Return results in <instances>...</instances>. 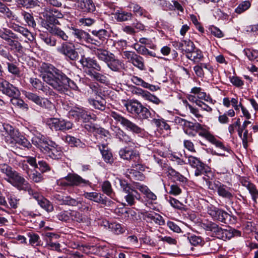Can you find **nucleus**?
Returning a JSON list of instances; mask_svg holds the SVG:
<instances>
[{
	"label": "nucleus",
	"instance_id": "f257e3e1",
	"mask_svg": "<svg viewBox=\"0 0 258 258\" xmlns=\"http://www.w3.org/2000/svg\"><path fill=\"white\" fill-rule=\"evenodd\" d=\"M39 70L43 80L61 93H65L69 88H77L74 81L51 64L43 62Z\"/></svg>",
	"mask_w": 258,
	"mask_h": 258
},
{
	"label": "nucleus",
	"instance_id": "f03ea898",
	"mask_svg": "<svg viewBox=\"0 0 258 258\" xmlns=\"http://www.w3.org/2000/svg\"><path fill=\"white\" fill-rule=\"evenodd\" d=\"M32 142L42 152L52 159H58L62 156L63 152L61 148L53 141L45 139L42 136L34 137Z\"/></svg>",
	"mask_w": 258,
	"mask_h": 258
},
{
	"label": "nucleus",
	"instance_id": "7ed1b4c3",
	"mask_svg": "<svg viewBox=\"0 0 258 258\" xmlns=\"http://www.w3.org/2000/svg\"><path fill=\"white\" fill-rule=\"evenodd\" d=\"M201 227L206 231L210 232L213 236L225 241L241 235V232L238 230L232 228L223 229L211 221L202 223Z\"/></svg>",
	"mask_w": 258,
	"mask_h": 258
},
{
	"label": "nucleus",
	"instance_id": "20e7f679",
	"mask_svg": "<svg viewBox=\"0 0 258 258\" xmlns=\"http://www.w3.org/2000/svg\"><path fill=\"white\" fill-rule=\"evenodd\" d=\"M0 171L6 175L5 179L18 189L27 190L29 188V184L27 181L9 165L6 164H1Z\"/></svg>",
	"mask_w": 258,
	"mask_h": 258
},
{
	"label": "nucleus",
	"instance_id": "39448f33",
	"mask_svg": "<svg viewBox=\"0 0 258 258\" xmlns=\"http://www.w3.org/2000/svg\"><path fill=\"white\" fill-rule=\"evenodd\" d=\"M110 116L115 120L116 123H120L126 130L137 134H143L144 130L135 123L123 116L118 112L111 111Z\"/></svg>",
	"mask_w": 258,
	"mask_h": 258
},
{
	"label": "nucleus",
	"instance_id": "423d86ee",
	"mask_svg": "<svg viewBox=\"0 0 258 258\" xmlns=\"http://www.w3.org/2000/svg\"><path fill=\"white\" fill-rule=\"evenodd\" d=\"M188 162L192 167L196 169L195 171L196 176L204 174L206 176L204 177V179L206 181L209 180L210 176L212 175V172L209 166L203 163L198 158L192 156H189L188 157Z\"/></svg>",
	"mask_w": 258,
	"mask_h": 258
},
{
	"label": "nucleus",
	"instance_id": "0eeeda50",
	"mask_svg": "<svg viewBox=\"0 0 258 258\" xmlns=\"http://www.w3.org/2000/svg\"><path fill=\"white\" fill-rule=\"evenodd\" d=\"M120 187L124 192V199L127 204L130 206L135 205L136 200H140L141 199L140 194L126 181L119 180Z\"/></svg>",
	"mask_w": 258,
	"mask_h": 258
},
{
	"label": "nucleus",
	"instance_id": "6e6552de",
	"mask_svg": "<svg viewBox=\"0 0 258 258\" xmlns=\"http://www.w3.org/2000/svg\"><path fill=\"white\" fill-rule=\"evenodd\" d=\"M0 37L6 41L11 49L15 50L18 52L22 50V46L17 40L18 36L11 30L7 29H0Z\"/></svg>",
	"mask_w": 258,
	"mask_h": 258
},
{
	"label": "nucleus",
	"instance_id": "1a4fd4ad",
	"mask_svg": "<svg viewBox=\"0 0 258 258\" xmlns=\"http://www.w3.org/2000/svg\"><path fill=\"white\" fill-rule=\"evenodd\" d=\"M41 15L46 20L45 25H50V24H59L57 19L63 17L62 14L58 10L53 8L46 7L44 9Z\"/></svg>",
	"mask_w": 258,
	"mask_h": 258
},
{
	"label": "nucleus",
	"instance_id": "9d476101",
	"mask_svg": "<svg viewBox=\"0 0 258 258\" xmlns=\"http://www.w3.org/2000/svg\"><path fill=\"white\" fill-rule=\"evenodd\" d=\"M46 122L51 130L55 131L68 130L71 129L73 126V124L71 122L57 118H48Z\"/></svg>",
	"mask_w": 258,
	"mask_h": 258
},
{
	"label": "nucleus",
	"instance_id": "9b49d317",
	"mask_svg": "<svg viewBox=\"0 0 258 258\" xmlns=\"http://www.w3.org/2000/svg\"><path fill=\"white\" fill-rule=\"evenodd\" d=\"M24 95L29 100L33 101L41 107L46 108L49 109L54 108V105L47 98L41 97L36 94L30 92L25 91Z\"/></svg>",
	"mask_w": 258,
	"mask_h": 258
},
{
	"label": "nucleus",
	"instance_id": "f8f14e48",
	"mask_svg": "<svg viewBox=\"0 0 258 258\" xmlns=\"http://www.w3.org/2000/svg\"><path fill=\"white\" fill-rule=\"evenodd\" d=\"M72 34L75 38L80 42H86L91 44H98L96 40L94 38H91L90 35L87 32L82 30L72 27Z\"/></svg>",
	"mask_w": 258,
	"mask_h": 258
},
{
	"label": "nucleus",
	"instance_id": "ddd939ff",
	"mask_svg": "<svg viewBox=\"0 0 258 258\" xmlns=\"http://www.w3.org/2000/svg\"><path fill=\"white\" fill-rule=\"evenodd\" d=\"M57 50L70 60L74 61L79 58L78 53L76 49L66 43H62L61 46L57 48Z\"/></svg>",
	"mask_w": 258,
	"mask_h": 258
},
{
	"label": "nucleus",
	"instance_id": "4468645a",
	"mask_svg": "<svg viewBox=\"0 0 258 258\" xmlns=\"http://www.w3.org/2000/svg\"><path fill=\"white\" fill-rule=\"evenodd\" d=\"M214 186L218 195L223 198L231 200L233 198L232 189L219 181L214 182Z\"/></svg>",
	"mask_w": 258,
	"mask_h": 258
},
{
	"label": "nucleus",
	"instance_id": "2eb2a0df",
	"mask_svg": "<svg viewBox=\"0 0 258 258\" xmlns=\"http://www.w3.org/2000/svg\"><path fill=\"white\" fill-rule=\"evenodd\" d=\"M208 213L215 220L226 223L225 220L228 217L227 212L214 206H211L208 208Z\"/></svg>",
	"mask_w": 258,
	"mask_h": 258
},
{
	"label": "nucleus",
	"instance_id": "dca6fc26",
	"mask_svg": "<svg viewBox=\"0 0 258 258\" xmlns=\"http://www.w3.org/2000/svg\"><path fill=\"white\" fill-rule=\"evenodd\" d=\"M119 154L120 157L124 160H133L135 162H140V153L137 151L128 150L125 147L119 151Z\"/></svg>",
	"mask_w": 258,
	"mask_h": 258
},
{
	"label": "nucleus",
	"instance_id": "f3484780",
	"mask_svg": "<svg viewBox=\"0 0 258 258\" xmlns=\"http://www.w3.org/2000/svg\"><path fill=\"white\" fill-rule=\"evenodd\" d=\"M66 179L69 181L70 186H80L89 185L90 182L88 180L82 178L80 176L75 173H69Z\"/></svg>",
	"mask_w": 258,
	"mask_h": 258
},
{
	"label": "nucleus",
	"instance_id": "a211bd4d",
	"mask_svg": "<svg viewBox=\"0 0 258 258\" xmlns=\"http://www.w3.org/2000/svg\"><path fill=\"white\" fill-rule=\"evenodd\" d=\"M75 2L76 7L86 12H92L95 10V6L92 0H72Z\"/></svg>",
	"mask_w": 258,
	"mask_h": 258
},
{
	"label": "nucleus",
	"instance_id": "6ab92c4d",
	"mask_svg": "<svg viewBox=\"0 0 258 258\" xmlns=\"http://www.w3.org/2000/svg\"><path fill=\"white\" fill-rule=\"evenodd\" d=\"M3 130H1L2 135L5 137L7 142L10 143L11 140H14L16 136L19 134L18 131L9 124L3 125Z\"/></svg>",
	"mask_w": 258,
	"mask_h": 258
},
{
	"label": "nucleus",
	"instance_id": "aec40b11",
	"mask_svg": "<svg viewBox=\"0 0 258 258\" xmlns=\"http://www.w3.org/2000/svg\"><path fill=\"white\" fill-rule=\"evenodd\" d=\"M80 63L82 64L84 69H85V71H87V69L91 70L93 69L97 71H101V68L98 63L96 60H94L90 57H82L80 60Z\"/></svg>",
	"mask_w": 258,
	"mask_h": 258
},
{
	"label": "nucleus",
	"instance_id": "412c9836",
	"mask_svg": "<svg viewBox=\"0 0 258 258\" xmlns=\"http://www.w3.org/2000/svg\"><path fill=\"white\" fill-rule=\"evenodd\" d=\"M70 216L72 221L74 223H85L87 225L91 223V219L88 216L78 211H72Z\"/></svg>",
	"mask_w": 258,
	"mask_h": 258
},
{
	"label": "nucleus",
	"instance_id": "4be33fe9",
	"mask_svg": "<svg viewBox=\"0 0 258 258\" xmlns=\"http://www.w3.org/2000/svg\"><path fill=\"white\" fill-rule=\"evenodd\" d=\"M0 91H2L4 94L13 98L18 97L20 95L19 90L7 81L2 86Z\"/></svg>",
	"mask_w": 258,
	"mask_h": 258
},
{
	"label": "nucleus",
	"instance_id": "5701e85b",
	"mask_svg": "<svg viewBox=\"0 0 258 258\" xmlns=\"http://www.w3.org/2000/svg\"><path fill=\"white\" fill-rule=\"evenodd\" d=\"M98 147L104 161L107 163L112 164L114 162V159L111 150L108 147L107 145L103 144L98 145Z\"/></svg>",
	"mask_w": 258,
	"mask_h": 258
},
{
	"label": "nucleus",
	"instance_id": "b1692460",
	"mask_svg": "<svg viewBox=\"0 0 258 258\" xmlns=\"http://www.w3.org/2000/svg\"><path fill=\"white\" fill-rule=\"evenodd\" d=\"M57 25L50 24V25H45L44 27L51 34L57 36L64 41H67L69 38L68 36L63 31L57 27Z\"/></svg>",
	"mask_w": 258,
	"mask_h": 258
},
{
	"label": "nucleus",
	"instance_id": "393cba45",
	"mask_svg": "<svg viewBox=\"0 0 258 258\" xmlns=\"http://www.w3.org/2000/svg\"><path fill=\"white\" fill-rule=\"evenodd\" d=\"M10 27L15 32L22 34L28 41L32 42L34 40L35 38L33 34L27 28L16 24H13Z\"/></svg>",
	"mask_w": 258,
	"mask_h": 258
},
{
	"label": "nucleus",
	"instance_id": "a878e982",
	"mask_svg": "<svg viewBox=\"0 0 258 258\" xmlns=\"http://www.w3.org/2000/svg\"><path fill=\"white\" fill-rule=\"evenodd\" d=\"M116 136L120 141L128 145L129 147H134L136 146V143L134 142L132 138L119 128L117 129V132L116 133Z\"/></svg>",
	"mask_w": 258,
	"mask_h": 258
},
{
	"label": "nucleus",
	"instance_id": "bb28decb",
	"mask_svg": "<svg viewBox=\"0 0 258 258\" xmlns=\"http://www.w3.org/2000/svg\"><path fill=\"white\" fill-rule=\"evenodd\" d=\"M200 123L188 121L183 130L184 132L187 135L193 137L196 136L197 133L198 132V130L200 129Z\"/></svg>",
	"mask_w": 258,
	"mask_h": 258
},
{
	"label": "nucleus",
	"instance_id": "cd10ccee",
	"mask_svg": "<svg viewBox=\"0 0 258 258\" xmlns=\"http://www.w3.org/2000/svg\"><path fill=\"white\" fill-rule=\"evenodd\" d=\"M83 196L91 201L100 203L103 205H106V200L103 198V195L95 192H86L83 194Z\"/></svg>",
	"mask_w": 258,
	"mask_h": 258
},
{
	"label": "nucleus",
	"instance_id": "c85d7f7f",
	"mask_svg": "<svg viewBox=\"0 0 258 258\" xmlns=\"http://www.w3.org/2000/svg\"><path fill=\"white\" fill-rule=\"evenodd\" d=\"M108 67L113 71H119L124 68L123 63L115 58L113 54L106 62Z\"/></svg>",
	"mask_w": 258,
	"mask_h": 258
},
{
	"label": "nucleus",
	"instance_id": "c756f323",
	"mask_svg": "<svg viewBox=\"0 0 258 258\" xmlns=\"http://www.w3.org/2000/svg\"><path fill=\"white\" fill-rule=\"evenodd\" d=\"M200 87H194L191 90V93L197 95L199 100L205 101L208 103H213V99L209 95H207L205 92H202Z\"/></svg>",
	"mask_w": 258,
	"mask_h": 258
},
{
	"label": "nucleus",
	"instance_id": "7c9ffc66",
	"mask_svg": "<svg viewBox=\"0 0 258 258\" xmlns=\"http://www.w3.org/2000/svg\"><path fill=\"white\" fill-rule=\"evenodd\" d=\"M93 52L99 60L103 61L106 63L113 55L112 53H109V52L105 49L96 47H94Z\"/></svg>",
	"mask_w": 258,
	"mask_h": 258
},
{
	"label": "nucleus",
	"instance_id": "2f4dec72",
	"mask_svg": "<svg viewBox=\"0 0 258 258\" xmlns=\"http://www.w3.org/2000/svg\"><path fill=\"white\" fill-rule=\"evenodd\" d=\"M93 35L91 38H94L98 42V44H94L95 45L100 46L106 39L107 31L104 29H101L98 31L94 30L92 32Z\"/></svg>",
	"mask_w": 258,
	"mask_h": 258
},
{
	"label": "nucleus",
	"instance_id": "473e14b6",
	"mask_svg": "<svg viewBox=\"0 0 258 258\" xmlns=\"http://www.w3.org/2000/svg\"><path fill=\"white\" fill-rule=\"evenodd\" d=\"M186 56L189 59L193 61L195 63H199L202 60L204 56L202 52L199 49L195 47L192 51L186 54Z\"/></svg>",
	"mask_w": 258,
	"mask_h": 258
},
{
	"label": "nucleus",
	"instance_id": "72a5a7b5",
	"mask_svg": "<svg viewBox=\"0 0 258 258\" xmlns=\"http://www.w3.org/2000/svg\"><path fill=\"white\" fill-rule=\"evenodd\" d=\"M166 173L167 176L173 180H177L182 182H185L186 181L185 177L171 167L168 168Z\"/></svg>",
	"mask_w": 258,
	"mask_h": 258
},
{
	"label": "nucleus",
	"instance_id": "f704fd0d",
	"mask_svg": "<svg viewBox=\"0 0 258 258\" xmlns=\"http://www.w3.org/2000/svg\"><path fill=\"white\" fill-rule=\"evenodd\" d=\"M145 218H147L149 220H147L148 222H152L153 221L155 223L159 225H163L165 224V221L164 220L163 217L158 214L153 213H146L145 215Z\"/></svg>",
	"mask_w": 258,
	"mask_h": 258
},
{
	"label": "nucleus",
	"instance_id": "c9c22d12",
	"mask_svg": "<svg viewBox=\"0 0 258 258\" xmlns=\"http://www.w3.org/2000/svg\"><path fill=\"white\" fill-rule=\"evenodd\" d=\"M142 105L138 101H130L124 104V106L128 112L136 115Z\"/></svg>",
	"mask_w": 258,
	"mask_h": 258
},
{
	"label": "nucleus",
	"instance_id": "e433bc0d",
	"mask_svg": "<svg viewBox=\"0 0 258 258\" xmlns=\"http://www.w3.org/2000/svg\"><path fill=\"white\" fill-rule=\"evenodd\" d=\"M104 225L108 226L109 228L116 234H121L123 233L125 229L119 223H113L109 224L108 221L103 222Z\"/></svg>",
	"mask_w": 258,
	"mask_h": 258
},
{
	"label": "nucleus",
	"instance_id": "4c0bfd02",
	"mask_svg": "<svg viewBox=\"0 0 258 258\" xmlns=\"http://www.w3.org/2000/svg\"><path fill=\"white\" fill-rule=\"evenodd\" d=\"M86 74L95 80L105 84L107 82V79L104 75L94 71L93 70H89L86 71Z\"/></svg>",
	"mask_w": 258,
	"mask_h": 258
},
{
	"label": "nucleus",
	"instance_id": "58836bf2",
	"mask_svg": "<svg viewBox=\"0 0 258 258\" xmlns=\"http://www.w3.org/2000/svg\"><path fill=\"white\" fill-rule=\"evenodd\" d=\"M141 94L145 100L151 102L156 105H158L162 102L158 97L151 94L148 91H142Z\"/></svg>",
	"mask_w": 258,
	"mask_h": 258
},
{
	"label": "nucleus",
	"instance_id": "ea45409f",
	"mask_svg": "<svg viewBox=\"0 0 258 258\" xmlns=\"http://www.w3.org/2000/svg\"><path fill=\"white\" fill-rule=\"evenodd\" d=\"M14 142L27 148H29L31 147V143L25 137L19 135L16 136V138L13 141L11 140L10 141V143L12 144Z\"/></svg>",
	"mask_w": 258,
	"mask_h": 258
},
{
	"label": "nucleus",
	"instance_id": "a19ab883",
	"mask_svg": "<svg viewBox=\"0 0 258 258\" xmlns=\"http://www.w3.org/2000/svg\"><path fill=\"white\" fill-rule=\"evenodd\" d=\"M244 186L247 188L252 200L256 203V200L258 199V189L255 185L252 183H246V184H244Z\"/></svg>",
	"mask_w": 258,
	"mask_h": 258
},
{
	"label": "nucleus",
	"instance_id": "79ce46f5",
	"mask_svg": "<svg viewBox=\"0 0 258 258\" xmlns=\"http://www.w3.org/2000/svg\"><path fill=\"white\" fill-rule=\"evenodd\" d=\"M199 136L205 138L208 141H213L214 136L211 134L209 130L206 128V126L201 124V127L198 130Z\"/></svg>",
	"mask_w": 258,
	"mask_h": 258
},
{
	"label": "nucleus",
	"instance_id": "37998d69",
	"mask_svg": "<svg viewBox=\"0 0 258 258\" xmlns=\"http://www.w3.org/2000/svg\"><path fill=\"white\" fill-rule=\"evenodd\" d=\"M136 115L139 119L144 120L149 118L151 113L147 108L142 105Z\"/></svg>",
	"mask_w": 258,
	"mask_h": 258
},
{
	"label": "nucleus",
	"instance_id": "c03bdc74",
	"mask_svg": "<svg viewBox=\"0 0 258 258\" xmlns=\"http://www.w3.org/2000/svg\"><path fill=\"white\" fill-rule=\"evenodd\" d=\"M114 15H115L116 20L119 22L129 20L131 19L132 17L131 13L123 11H117Z\"/></svg>",
	"mask_w": 258,
	"mask_h": 258
},
{
	"label": "nucleus",
	"instance_id": "a18cd8bd",
	"mask_svg": "<svg viewBox=\"0 0 258 258\" xmlns=\"http://www.w3.org/2000/svg\"><path fill=\"white\" fill-rule=\"evenodd\" d=\"M168 201L169 202L171 206L175 209H178L181 211L186 210L187 208L185 205H183L178 200L173 198L169 197V199L168 200Z\"/></svg>",
	"mask_w": 258,
	"mask_h": 258
},
{
	"label": "nucleus",
	"instance_id": "49530a36",
	"mask_svg": "<svg viewBox=\"0 0 258 258\" xmlns=\"http://www.w3.org/2000/svg\"><path fill=\"white\" fill-rule=\"evenodd\" d=\"M131 63L140 70L145 69L143 58L138 54H136Z\"/></svg>",
	"mask_w": 258,
	"mask_h": 258
},
{
	"label": "nucleus",
	"instance_id": "de8ad7c7",
	"mask_svg": "<svg viewBox=\"0 0 258 258\" xmlns=\"http://www.w3.org/2000/svg\"><path fill=\"white\" fill-rule=\"evenodd\" d=\"M38 203L41 208L48 212H52L53 210L52 204L44 197L41 198V200Z\"/></svg>",
	"mask_w": 258,
	"mask_h": 258
},
{
	"label": "nucleus",
	"instance_id": "09e8293b",
	"mask_svg": "<svg viewBox=\"0 0 258 258\" xmlns=\"http://www.w3.org/2000/svg\"><path fill=\"white\" fill-rule=\"evenodd\" d=\"M244 52L250 61H253L258 58V50H257L246 48L244 50Z\"/></svg>",
	"mask_w": 258,
	"mask_h": 258
},
{
	"label": "nucleus",
	"instance_id": "8fccbe9b",
	"mask_svg": "<svg viewBox=\"0 0 258 258\" xmlns=\"http://www.w3.org/2000/svg\"><path fill=\"white\" fill-rule=\"evenodd\" d=\"M101 188L104 194L111 197V195L113 192L111 184L109 181H104L101 185Z\"/></svg>",
	"mask_w": 258,
	"mask_h": 258
},
{
	"label": "nucleus",
	"instance_id": "3c124183",
	"mask_svg": "<svg viewBox=\"0 0 258 258\" xmlns=\"http://www.w3.org/2000/svg\"><path fill=\"white\" fill-rule=\"evenodd\" d=\"M11 102L14 105L17 106L21 109H25L26 110L28 109V105L23 100L18 98L17 97L12 99Z\"/></svg>",
	"mask_w": 258,
	"mask_h": 258
},
{
	"label": "nucleus",
	"instance_id": "603ef678",
	"mask_svg": "<svg viewBox=\"0 0 258 258\" xmlns=\"http://www.w3.org/2000/svg\"><path fill=\"white\" fill-rule=\"evenodd\" d=\"M215 101L213 100V103H208L205 101L200 100L197 102V105L201 107L203 110H205L208 112H211L212 111L213 109L211 106L214 104Z\"/></svg>",
	"mask_w": 258,
	"mask_h": 258
},
{
	"label": "nucleus",
	"instance_id": "864d4df0",
	"mask_svg": "<svg viewBox=\"0 0 258 258\" xmlns=\"http://www.w3.org/2000/svg\"><path fill=\"white\" fill-rule=\"evenodd\" d=\"M250 5L249 1H244L238 5L235 11L237 14H241L248 9Z\"/></svg>",
	"mask_w": 258,
	"mask_h": 258
},
{
	"label": "nucleus",
	"instance_id": "5fc2aeb1",
	"mask_svg": "<svg viewBox=\"0 0 258 258\" xmlns=\"http://www.w3.org/2000/svg\"><path fill=\"white\" fill-rule=\"evenodd\" d=\"M133 11L136 15L144 16L149 18L148 12L138 5H134L133 7Z\"/></svg>",
	"mask_w": 258,
	"mask_h": 258
},
{
	"label": "nucleus",
	"instance_id": "6e6d98bb",
	"mask_svg": "<svg viewBox=\"0 0 258 258\" xmlns=\"http://www.w3.org/2000/svg\"><path fill=\"white\" fill-rule=\"evenodd\" d=\"M89 102L94 107L97 109L104 110L105 108V102L104 100L98 101L94 99H90Z\"/></svg>",
	"mask_w": 258,
	"mask_h": 258
},
{
	"label": "nucleus",
	"instance_id": "4d7b16f0",
	"mask_svg": "<svg viewBox=\"0 0 258 258\" xmlns=\"http://www.w3.org/2000/svg\"><path fill=\"white\" fill-rule=\"evenodd\" d=\"M26 23L29 26L34 27L36 26V23L33 16L29 13L23 12L22 13Z\"/></svg>",
	"mask_w": 258,
	"mask_h": 258
},
{
	"label": "nucleus",
	"instance_id": "13d9d810",
	"mask_svg": "<svg viewBox=\"0 0 258 258\" xmlns=\"http://www.w3.org/2000/svg\"><path fill=\"white\" fill-rule=\"evenodd\" d=\"M79 203L80 201L77 199H74L70 196H66L63 205L76 207L79 205Z\"/></svg>",
	"mask_w": 258,
	"mask_h": 258
},
{
	"label": "nucleus",
	"instance_id": "bf43d9fd",
	"mask_svg": "<svg viewBox=\"0 0 258 258\" xmlns=\"http://www.w3.org/2000/svg\"><path fill=\"white\" fill-rule=\"evenodd\" d=\"M183 44L184 48H182V51H184L186 54H188L195 48V44L190 40H184Z\"/></svg>",
	"mask_w": 258,
	"mask_h": 258
},
{
	"label": "nucleus",
	"instance_id": "052dcab7",
	"mask_svg": "<svg viewBox=\"0 0 258 258\" xmlns=\"http://www.w3.org/2000/svg\"><path fill=\"white\" fill-rule=\"evenodd\" d=\"M190 243L195 246L204 244V241L201 237L196 235H191L188 237Z\"/></svg>",
	"mask_w": 258,
	"mask_h": 258
},
{
	"label": "nucleus",
	"instance_id": "680f3d73",
	"mask_svg": "<svg viewBox=\"0 0 258 258\" xmlns=\"http://www.w3.org/2000/svg\"><path fill=\"white\" fill-rule=\"evenodd\" d=\"M186 107H188L190 110V112L195 115V116L198 118V120L200 122H202V119L203 116L202 114H201L199 112V110L198 108H195L192 106L191 105L187 104L186 105Z\"/></svg>",
	"mask_w": 258,
	"mask_h": 258
},
{
	"label": "nucleus",
	"instance_id": "e2e57ef3",
	"mask_svg": "<svg viewBox=\"0 0 258 258\" xmlns=\"http://www.w3.org/2000/svg\"><path fill=\"white\" fill-rule=\"evenodd\" d=\"M131 80L134 84L137 85H141L144 88H149L150 87V84L137 76H133Z\"/></svg>",
	"mask_w": 258,
	"mask_h": 258
},
{
	"label": "nucleus",
	"instance_id": "0e129e2a",
	"mask_svg": "<svg viewBox=\"0 0 258 258\" xmlns=\"http://www.w3.org/2000/svg\"><path fill=\"white\" fill-rule=\"evenodd\" d=\"M38 0H22L21 5L27 8H33L38 5Z\"/></svg>",
	"mask_w": 258,
	"mask_h": 258
},
{
	"label": "nucleus",
	"instance_id": "69168bd1",
	"mask_svg": "<svg viewBox=\"0 0 258 258\" xmlns=\"http://www.w3.org/2000/svg\"><path fill=\"white\" fill-rule=\"evenodd\" d=\"M0 13L4 14L5 16L9 19H13L14 18L13 13L5 4H3L0 8Z\"/></svg>",
	"mask_w": 258,
	"mask_h": 258
},
{
	"label": "nucleus",
	"instance_id": "338daca9",
	"mask_svg": "<svg viewBox=\"0 0 258 258\" xmlns=\"http://www.w3.org/2000/svg\"><path fill=\"white\" fill-rule=\"evenodd\" d=\"M65 141L71 146H78L80 143V140L71 136H66Z\"/></svg>",
	"mask_w": 258,
	"mask_h": 258
},
{
	"label": "nucleus",
	"instance_id": "774afa93",
	"mask_svg": "<svg viewBox=\"0 0 258 258\" xmlns=\"http://www.w3.org/2000/svg\"><path fill=\"white\" fill-rule=\"evenodd\" d=\"M79 209L82 212H89L92 210V206L89 203H87L84 202L80 201L79 203Z\"/></svg>",
	"mask_w": 258,
	"mask_h": 258
}]
</instances>
